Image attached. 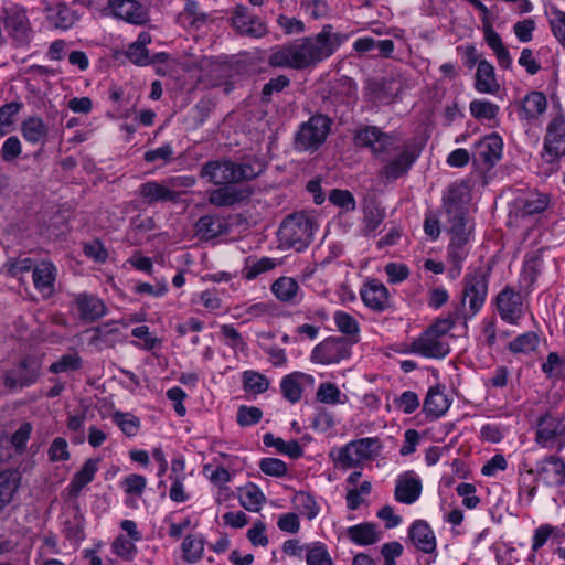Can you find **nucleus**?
<instances>
[{"label":"nucleus","instance_id":"obj_1","mask_svg":"<svg viewBox=\"0 0 565 565\" xmlns=\"http://www.w3.org/2000/svg\"><path fill=\"white\" fill-rule=\"evenodd\" d=\"M345 40L347 35L333 32V26L326 24L315 36L273 49L268 64L273 67L309 68L331 56Z\"/></svg>","mask_w":565,"mask_h":565},{"label":"nucleus","instance_id":"obj_2","mask_svg":"<svg viewBox=\"0 0 565 565\" xmlns=\"http://www.w3.org/2000/svg\"><path fill=\"white\" fill-rule=\"evenodd\" d=\"M466 193L461 186H450L444 198V206L450 223L452 238L449 246L465 249L469 241L470 231L467 228Z\"/></svg>","mask_w":565,"mask_h":565},{"label":"nucleus","instance_id":"obj_3","mask_svg":"<svg viewBox=\"0 0 565 565\" xmlns=\"http://www.w3.org/2000/svg\"><path fill=\"white\" fill-rule=\"evenodd\" d=\"M535 443L542 448L562 450L565 447V415L552 409L540 415L535 423Z\"/></svg>","mask_w":565,"mask_h":565},{"label":"nucleus","instance_id":"obj_4","mask_svg":"<svg viewBox=\"0 0 565 565\" xmlns=\"http://www.w3.org/2000/svg\"><path fill=\"white\" fill-rule=\"evenodd\" d=\"M332 126V120L327 115L316 114L303 122L294 138V147L297 151L315 152L327 140Z\"/></svg>","mask_w":565,"mask_h":565},{"label":"nucleus","instance_id":"obj_5","mask_svg":"<svg viewBox=\"0 0 565 565\" xmlns=\"http://www.w3.org/2000/svg\"><path fill=\"white\" fill-rule=\"evenodd\" d=\"M315 226L306 213H295L281 223L278 234L282 242L296 250L307 247L313 237Z\"/></svg>","mask_w":565,"mask_h":565},{"label":"nucleus","instance_id":"obj_6","mask_svg":"<svg viewBox=\"0 0 565 565\" xmlns=\"http://www.w3.org/2000/svg\"><path fill=\"white\" fill-rule=\"evenodd\" d=\"M353 141L356 147L369 148L373 154L381 157L396 149L393 136L382 132L375 126H365L355 130Z\"/></svg>","mask_w":565,"mask_h":565},{"label":"nucleus","instance_id":"obj_7","mask_svg":"<svg viewBox=\"0 0 565 565\" xmlns=\"http://www.w3.org/2000/svg\"><path fill=\"white\" fill-rule=\"evenodd\" d=\"M352 342L343 337H330L315 347L311 360L320 364L339 363L351 354Z\"/></svg>","mask_w":565,"mask_h":565},{"label":"nucleus","instance_id":"obj_8","mask_svg":"<svg viewBox=\"0 0 565 565\" xmlns=\"http://www.w3.org/2000/svg\"><path fill=\"white\" fill-rule=\"evenodd\" d=\"M527 472L535 475L547 487H565V461L556 455L546 456L537 461L535 469Z\"/></svg>","mask_w":565,"mask_h":565},{"label":"nucleus","instance_id":"obj_9","mask_svg":"<svg viewBox=\"0 0 565 565\" xmlns=\"http://www.w3.org/2000/svg\"><path fill=\"white\" fill-rule=\"evenodd\" d=\"M488 292L486 275L479 270L465 277V288L461 303L469 302V317L475 316L483 306Z\"/></svg>","mask_w":565,"mask_h":565},{"label":"nucleus","instance_id":"obj_10","mask_svg":"<svg viewBox=\"0 0 565 565\" xmlns=\"http://www.w3.org/2000/svg\"><path fill=\"white\" fill-rule=\"evenodd\" d=\"M41 366L40 356L29 355L6 375L4 383L10 388L30 386L38 380Z\"/></svg>","mask_w":565,"mask_h":565},{"label":"nucleus","instance_id":"obj_11","mask_svg":"<svg viewBox=\"0 0 565 565\" xmlns=\"http://www.w3.org/2000/svg\"><path fill=\"white\" fill-rule=\"evenodd\" d=\"M121 532L111 544L113 552L120 558L129 561L138 554L136 543L140 540V533L136 522L124 520L120 523Z\"/></svg>","mask_w":565,"mask_h":565},{"label":"nucleus","instance_id":"obj_12","mask_svg":"<svg viewBox=\"0 0 565 565\" xmlns=\"http://www.w3.org/2000/svg\"><path fill=\"white\" fill-rule=\"evenodd\" d=\"M544 157L552 162L565 154V118L558 115L547 126L544 138Z\"/></svg>","mask_w":565,"mask_h":565},{"label":"nucleus","instance_id":"obj_13","mask_svg":"<svg viewBox=\"0 0 565 565\" xmlns=\"http://www.w3.org/2000/svg\"><path fill=\"white\" fill-rule=\"evenodd\" d=\"M412 351L425 358L443 359L450 352V347L443 338L426 330L412 343Z\"/></svg>","mask_w":565,"mask_h":565},{"label":"nucleus","instance_id":"obj_14","mask_svg":"<svg viewBox=\"0 0 565 565\" xmlns=\"http://www.w3.org/2000/svg\"><path fill=\"white\" fill-rule=\"evenodd\" d=\"M233 28L241 34L249 38H262L267 33L266 24L257 17L252 15L247 8L238 6L232 17Z\"/></svg>","mask_w":565,"mask_h":565},{"label":"nucleus","instance_id":"obj_15","mask_svg":"<svg viewBox=\"0 0 565 565\" xmlns=\"http://www.w3.org/2000/svg\"><path fill=\"white\" fill-rule=\"evenodd\" d=\"M200 177L207 179L216 185L235 183L234 162L231 160H211L205 162L200 171Z\"/></svg>","mask_w":565,"mask_h":565},{"label":"nucleus","instance_id":"obj_16","mask_svg":"<svg viewBox=\"0 0 565 565\" xmlns=\"http://www.w3.org/2000/svg\"><path fill=\"white\" fill-rule=\"evenodd\" d=\"M497 308L502 320L514 324L523 313L522 296L507 287L497 297Z\"/></svg>","mask_w":565,"mask_h":565},{"label":"nucleus","instance_id":"obj_17","mask_svg":"<svg viewBox=\"0 0 565 565\" xmlns=\"http://www.w3.org/2000/svg\"><path fill=\"white\" fill-rule=\"evenodd\" d=\"M417 157L418 151L415 148L408 145L404 146V148L394 159H391L386 162L382 169V174L387 180H396L407 173L413 163L416 161Z\"/></svg>","mask_w":565,"mask_h":565},{"label":"nucleus","instance_id":"obj_18","mask_svg":"<svg viewBox=\"0 0 565 565\" xmlns=\"http://www.w3.org/2000/svg\"><path fill=\"white\" fill-rule=\"evenodd\" d=\"M422 489L420 479L413 471H407L399 475L396 479L395 500L404 504H413L420 497Z\"/></svg>","mask_w":565,"mask_h":565},{"label":"nucleus","instance_id":"obj_19","mask_svg":"<svg viewBox=\"0 0 565 565\" xmlns=\"http://www.w3.org/2000/svg\"><path fill=\"white\" fill-rule=\"evenodd\" d=\"M367 89L375 102L387 105L401 93L402 83L399 79L392 76L381 79H371L367 83Z\"/></svg>","mask_w":565,"mask_h":565},{"label":"nucleus","instance_id":"obj_20","mask_svg":"<svg viewBox=\"0 0 565 565\" xmlns=\"http://www.w3.org/2000/svg\"><path fill=\"white\" fill-rule=\"evenodd\" d=\"M502 146V139L498 135H489L475 145L472 158L476 162L481 161L488 166H494L501 158Z\"/></svg>","mask_w":565,"mask_h":565},{"label":"nucleus","instance_id":"obj_21","mask_svg":"<svg viewBox=\"0 0 565 565\" xmlns=\"http://www.w3.org/2000/svg\"><path fill=\"white\" fill-rule=\"evenodd\" d=\"M56 275L57 268L51 262H42L33 268L34 287L43 297L54 294Z\"/></svg>","mask_w":565,"mask_h":565},{"label":"nucleus","instance_id":"obj_22","mask_svg":"<svg viewBox=\"0 0 565 565\" xmlns=\"http://www.w3.org/2000/svg\"><path fill=\"white\" fill-rule=\"evenodd\" d=\"M408 536L414 546L423 553L430 554L436 550V537L434 531L424 520H416L412 523Z\"/></svg>","mask_w":565,"mask_h":565},{"label":"nucleus","instance_id":"obj_23","mask_svg":"<svg viewBox=\"0 0 565 565\" xmlns=\"http://www.w3.org/2000/svg\"><path fill=\"white\" fill-rule=\"evenodd\" d=\"M250 194L247 189L223 185L209 192V202L220 207L233 206L248 199Z\"/></svg>","mask_w":565,"mask_h":565},{"label":"nucleus","instance_id":"obj_24","mask_svg":"<svg viewBox=\"0 0 565 565\" xmlns=\"http://www.w3.org/2000/svg\"><path fill=\"white\" fill-rule=\"evenodd\" d=\"M271 291L275 297L286 303L296 305L302 299V291L296 279L291 277H280L271 285Z\"/></svg>","mask_w":565,"mask_h":565},{"label":"nucleus","instance_id":"obj_25","mask_svg":"<svg viewBox=\"0 0 565 565\" xmlns=\"http://www.w3.org/2000/svg\"><path fill=\"white\" fill-rule=\"evenodd\" d=\"M4 24L9 34L15 40H22L28 33L29 21L25 11L19 7H8L3 11Z\"/></svg>","mask_w":565,"mask_h":565},{"label":"nucleus","instance_id":"obj_26","mask_svg":"<svg viewBox=\"0 0 565 565\" xmlns=\"http://www.w3.org/2000/svg\"><path fill=\"white\" fill-rule=\"evenodd\" d=\"M107 6L115 18L131 24H141V8L137 0H107Z\"/></svg>","mask_w":565,"mask_h":565},{"label":"nucleus","instance_id":"obj_27","mask_svg":"<svg viewBox=\"0 0 565 565\" xmlns=\"http://www.w3.org/2000/svg\"><path fill=\"white\" fill-rule=\"evenodd\" d=\"M46 18L55 29L67 30L78 20V14L66 3L60 2L47 7Z\"/></svg>","mask_w":565,"mask_h":565},{"label":"nucleus","instance_id":"obj_28","mask_svg":"<svg viewBox=\"0 0 565 565\" xmlns=\"http://www.w3.org/2000/svg\"><path fill=\"white\" fill-rule=\"evenodd\" d=\"M382 531L377 525L363 522L347 529V536L356 545H372L382 539Z\"/></svg>","mask_w":565,"mask_h":565},{"label":"nucleus","instance_id":"obj_29","mask_svg":"<svg viewBox=\"0 0 565 565\" xmlns=\"http://www.w3.org/2000/svg\"><path fill=\"white\" fill-rule=\"evenodd\" d=\"M305 381L312 383L313 379L311 375L301 372H294L284 376L280 382L282 396L292 404L299 402L302 396Z\"/></svg>","mask_w":565,"mask_h":565},{"label":"nucleus","instance_id":"obj_30","mask_svg":"<svg viewBox=\"0 0 565 565\" xmlns=\"http://www.w3.org/2000/svg\"><path fill=\"white\" fill-rule=\"evenodd\" d=\"M99 459H88L84 462L82 468L74 475L67 491L70 497L76 498L82 490L93 481L96 472L98 471Z\"/></svg>","mask_w":565,"mask_h":565},{"label":"nucleus","instance_id":"obj_31","mask_svg":"<svg viewBox=\"0 0 565 565\" xmlns=\"http://www.w3.org/2000/svg\"><path fill=\"white\" fill-rule=\"evenodd\" d=\"M361 298L365 306L376 311H383L388 302L387 289L376 280L364 286L361 290Z\"/></svg>","mask_w":565,"mask_h":565},{"label":"nucleus","instance_id":"obj_32","mask_svg":"<svg viewBox=\"0 0 565 565\" xmlns=\"http://www.w3.org/2000/svg\"><path fill=\"white\" fill-rule=\"evenodd\" d=\"M475 87L479 93L491 95L497 94L500 89L494 67L486 60L478 62Z\"/></svg>","mask_w":565,"mask_h":565},{"label":"nucleus","instance_id":"obj_33","mask_svg":"<svg viewBox=\"0 0 565 565\" xmlns=\"http://www.w3.org/2000/svg\"><path fill=\"white\" fill-rule=\"evenodd\" d=\"M21 134L25 141L40 145L45 142L49 127L42 118L33 116L22 121Z\"/></svg>","mask_w":565,"mask_h":565},{"label":"nucleus","instance_id":"obj_34","mask_svg":"<svg viewBox=\"0 0 565 565\" xmlns=\"http://www.w3.org/2000/svg\"><path fill=\"white\" fill-rule=\"evenodd\" d=\"M550 203L548 195L540 192H530L518 200V213L522 216H530L544 212Z\"/></svg>","mask_w":565,"mask_h":565},{"label":"nucleus","instance_id":"obj_35","mask_svg":"<svg viewBox=\"0 0 565 565\" xmlns=\"http://www.w3.org/2000/svg\"><path fill=\"white\" fill-rule=\"evenodd\" d=\"M74 306L81 317L86 320H95L105 313V305L103 301L90 295H78L74 299Z\"/></svg>","mask_w":565,"mask_h":565},{"label":"nucleus","instance_id":"obj_36","mask_svg":"<svg viewBox=\"0 0 565 565\" xmlns=\"http://www.w3.org/2000/svg\"><path fill=\"white\" fill-rule=\"evenodd\" d=\"M449 405L447 395L438 387H431L424 401V412L434 418H438L447 412Z\"/></svg>","mask_w":565,"mask_h":565},{"label":"nucleus","instance_id":"obj_37","mask_svg":"<svg viewBox=\"0 0 565 565\" xmlns=\"http://www.w3.org/2000/svg\"><path fill=\"white\" fill-rule=\"evenodd\" d=\"M265 169L264 162L257 158H247L241 162H234L235 183L253 180L262 174Z\"/></svg>","mask_w":565,"mask_h":565},{"label":"nucleus","instance_id":"obj_38","mask_svg":"<svg viewBox=\"0 0 565 565\" xmlns=\"http://www.w3.org/2000/svg\"><path fill=\"white\" fill-rule=\"evenodd\" d=\"M266 501L265 494L255 483H247L241 489L239 503L250 512H258Z\"/></svg>","mask_w":565,"mask_h":565},{"label":"nucleus","instance_id":"obj_39","mask_svg":"<svg viewBox=\"0 0 565 565\" xmlns=\"http://www.w3.org/2000/svg\"><path fill=\"white\" fill-rule=\"evenodd\" d=\"M227 225L218 217L204 215L195 224L196 234L204 238H214L226 231Z\"/></svg>","mask_w":565,"mask_h":565},{"label":"nucleus","instance_id":"obj_40","mask_svg":"<svg viewBox=\"0 0 565 565\" xmlns=\"http://www.w3.org/2000/svg\"><path fill=\"white\" fill-rule=\"evenodd\" d=\"M546 97L541 92L529 93L522 103V113L525 119L536 118L546 110Z\"/></svg>","mask_w":565,"mask_h":565},{"label":"nucleus","instance_id":"obj_41","mask_svg":"<svg viewBox=\"0 0 565 565\" xmlns=\"http://www.w3.org/2000/svg\"><path fill=\"white\" fill-rule=\"evenodd\" d=\"M19 482L20 478L15 471L0 472V509L11 502Z\"/></svg>","mask_w":565,"mask_h":565},{"label":"nucleus","instance_id":"obj_42","mask_svg":"<svg viewBox=\"0 0 565 565\" xmlns=\"http://www.w3.org/2000/svg\"><path fill=\"white\" fill-rule=\"evenodd\" d=\"M333 320L338 330L341 333L350 337V342L354 344L359 341L358 335L360 332V327L358 320L354 317L348 312L339 310L334 312Z\"/></svg>","mask_w":565,"mask_h":565},{"label":"nucleus","instance_id":"obj_43","mask_svg":"<svg viewBox=\"0 0 565 565\" xmlns=\"http://www.w3.org/2000/svg\"><path fill=\"white\" fill-rule=\"evenodd\" d=\"M263 441L267 447H275L278 452L288 455L290 458H299L303 450L297 440L284 441L281 438L275 437L271 433L264 435Z\"/></svg>","mask_w":565,"mask_h":565},{"label":"nucleus","instance_id":"obj_44","mask_svg":"<svg viewBox=\"0 0 565 565\" xmlns=\"http://www.w3.org/2000/svg\"><path fill=\"white\" fill-rule=\"evenodd\" d=\"M305 559L307 565H334L326 544L319 541L307 544Z\"/></svg>","mask_w":565,"mask_h":565},{"label":"nucleus","instance_id":"obj_45","mask_svg":"<svg viewBox=\"0 0 565 565\" xmlns=\"http://www.w3.org/2000/svg\"><path fill=\"white\" fill-rule=\"evenodd\" d=\"M277 265V262L269 257H262L259 259L246 260L245 267L243 268L242 275L247 280L257 278L260 274L273 270Z\"/></svg>","mask_w":565,"mask_h":565},{"label":"nucleus","instance_id":"obj_46","mask_svg":"<svg viewBox=\"0 0 565 565\" xmlns=\"http://www.w3.org/2000/svg\"><path fill=\"white\" fill-rule=\"evenodd\" d=\"M174 199V192L159 183L148 182L143 184V200L148 203L156 201H173Z\"/></svg>","mask_w":565,"mask_h":565},{"label":"nucleus","instance_id":"obj_47","mask_svg":"<svg viewBox=\"0 0 565 565\" xmlns=\"http://www.w3.org/2000/svg\"><path fill=\"white\" fill-rule=\"evenodd\" d=\"M121 487L126 493V505L137 508L138 498L141 497V477L130 475L121 482Z\"/></svg>","mask_w":565,"mask_h":565},{"label":"nucleus","instance_id":"obj_48","mask_svg":"<svg viewBox=\"0 0 565 565\" xmlns=\"http://www.w3.org/2000/svg\"><path fill=\"white\" fill-rule=\"evenodd\" d=\"M539 344V337L535 332L529 331L516 337L509 343V350L513 353H530L535 351Z\"/></svg>","mask_w":565,"mask_h":565},{"label":"nucleus","instance_id":"obj_49","mask_svg":"<svg viewBox=\"0 0 565 565\" xmlns=\"http://www.w3.org/2000/svg\"><path fill=\"white\" fill-rule=\"evenodd\" d=\"M385 218V211L377 206H367L364 210L363 228L365 236L373 234Z\"/></svg>","mask_w":565,"mask_h":565},{"label":"nucleus","instance_id":"obj_50","mask_svg":"<svg viewBox=\"0 0 565 565\" xmlns=\"http://www.w3.org/2000/svg\"><path fill=\"white\" fill-rule=\"evenodd\" d=\"M244 387L246 391L252 392L254 394H260L268 390L269 381L268 379L255 371H246L244 372Z\"/></svg>","mask_w":565,"mask_h":565},{"label":"nucleus","instance_id":"obj_51","mask_svg":"<svg viewBox=\"0 0 565 565\" xmlns=\"http://www.w3.org/2000/svg\"><path fill=\"white\" fill-rule=\"evenodd\" d=\"M114 422L127 436H136L140 428L139 418L130 413L116 412L114 414Z\"/></svg>","mask_w":565,"mask_h":565},{"label":"nucleus","instance_id":"obj_52","mask_svg":"<svg viewBox=\"0 0 565 565\" xmlns=\"http://www.w3.org/2000/svg\"><path fill=\"white\" fill-rule=\"evenodd\" d=\"M470 113L477 119H493L499 113V107L488 100L476 99L470 103Z\"/></svg>","mask_w":565,"mask_h":565},{"label":"nucleus","instance_id":"obj_53","mask_svg":"<svg viewBox=\"0 0 565 565\" xmlns=\"http://www.w3.org/2000/svg\"><path fill=\"white\" fill-rule=\"evenodd\" d=\"M204 545L202 540L192 535L185 536L182 542L184 559L189 563H195L202 557Z\"/></svg>","mask_w":565,"mask_h":565},{"label":"nucleus","instance_id":"obj_54","mask_svg":"<svg viewBox=\"0 0 565 565\" xmlns=\"http://www.w3.org/2000/svg\"><path fill=\"white\" fill-rule=\"evenodd\" d=\"M21 105L9 103L0 108V135L9 134L14 125V117L20 111Z\"/></svg>","mask_w":565,"mask_h":565},{"label":"nucleus","instance_id":"obj_55","mask_svg":"<svg viewBox=\"0 0 565 565\" xmlns=\"http://www.w3.org/2000/svg\"><path fill=\"white\" fill-rule=\"evenodd\" d=\"M354 447L355 444L350 441L338 451L337 461L345 469L355 467L362 461L361 456H359Z\"/></svg>","mask_w":565,"mask_h":565},{"label":"nucleus","instance_id":"obj_56","mask_svg":"<svg viewBox=\"0 0 565 565\" xmlns=\"http://www.w3.org/2000/svg\"><path fill=\"white\" fill-rule=\"evenodd\" d=\"M355 444V449L361 456L362 460H367L373 458L379 454L381 448L380 440L377 438H361L353 441Z\"/></svg>","mask_w":565,"mask_h":565},{"label":"nucleus","instance_id":"obj_57","mask_svg":"<svg viewBox=\"0 0 565 565\" xmlns=\"http://www.w3.org/2000/svg\"><path fill=\"white\" fill-rule=\"evenodd\" d=\"M290 85V79L286 75H279L266 83L262 89V102L269 103L274 93L282 92Z\"/></svg>","mask_w":565,"mask_h":565},{"label":"nucleus","instance_id":"obj_58","mask_svg":"<svg viewBox=\"0 0 565 565\" xmlns=\"http://www.w3.org/2000/svg\"><path fill=\"white\" fill-rule=\"evenodd\" d=\"M316 396L319 402L324 403V404L335 405V404L342 403L340 401V397H341L340 390L334 384L329 383V382L320 384Z\"/></svg>","mask_w":565,"mask_h":565},{"label":"nucleus","instance_id":"obj_59","mask_svg":"<svg viewBox=\"0 0 565 565\" xmlns=\"http://www.w3.org/2000/svg\"><path fill=\"white\" fill-rule=\"evenodd\" d=\"M259 469L267 476L284 477L287 473V465L277 458H263L259 462Z\"/></svg>","mask_w":565,"mask_h":565},{"label":"nucleus","instance_id":"obj_60","mask_svg":"<svg viewBox=\"0 0 565 565\" xmlns=\"http://www.w3.org/2000/svg\"><path fill=\"white\" fill-rule=\"evenodd\" d=\"M263 416L260 408L255 406H241L237 411V423L241 426H250L257 424Z\"/></svg>","mask_w":565,"mask_h":565},{"label":"nucleus","instance_id":"obj_61","mask_svg":"<svg viewBox=\"0 0 565 565\" xmlns=\"http://www.w3.org/2000/svg\"><path fill=\"white\" fill-rule=\"evenodd\" d=\"M329 200L337 206L343 207L348 211L355 209V200L352 193L348 190L334 189L329 194Z\"/></svg>","mask_w":565,"mask_h":565},{"label":"nucleus","instance_id":"obj_62","mask_svg":"<svg viewBox=\"0 0 565 565\" xmlns=\"http://www.w3.org/2000/svg\"><path fill=\"white\" fill-rule=\"evenodd\" d=\"M81 366V359L77 354H66L62 356L58 361L51 364L50 371L52 373H62L66 371L77 370Z\"/></svg>","mask_w":565,"mask_h":565},{"label":"nucleus","instance_id":"obj_63","mask_svg":"<svg viewBox=\"0 0 565 565\" xmlns=\"http://www.w3.org/2000/svg\"><path fill=\"white\" fill-rule=\"evenodd\" d=\"M550 24L554 36L565 47V12L553 10Z\"/></svg>","mask_w":565,"mask_h":565},{"label":"nucleus","instance_id":"obj_64","mask_svg":"<svg viewBox=\"0 0 565 565\" xmlns=\"http://www.w3.org/2000/svg\"><path fill=\"white\" fill-rule=\"evenodd\" d=\"M457 493L463 498L462 503L468 509H475L479 503L480 499L475 495L476 487L472 483L462 482L456 488Z\"/></svg>","mask_w":565,"mask_h":565}]
</instances>
